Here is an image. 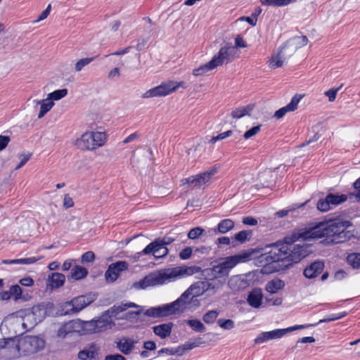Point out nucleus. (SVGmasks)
<instances>
[{"instance_id": "nucleus-1", "label": "nucleus", "mask_w": 360, "mask_h": 360, "mask_svg": "<svg viewBox=\"0 0 360 360\" xmlns=\"http://www.w3.org/2000/svg\"><path fill=\"white\" fill-rule=\"evenodd\" d=\"M348 221L333 220L320 222L315 226L306 227L295 231L291 240L307 241L321 238H328V243L338 244L345 241L347 238L346 229L350 226Z\"/></svg>"}, {"instance_id": "nucleus-2", "label": "nucleus", "mask_w": 360, "mask_h": 360, "mask_svg": "<svg viewBox=\"0 0 360 360\" xmlns=\"http://www.w3.org/2000/svg\"><path fill=\"white\" fill-rule=\"evenodd\" d=\"M198 266H180L174 268L163 269L149 274L143 279L134 283L132 286L137 290H144L149 287L162 285L177 279L191 276L201 271Z\"/></svg>"}, {"instance_id": "nucleus-3", "label": "nucleus", "mask_w": 360, "mask_h": 360, "mask_svg": "<svg viewBox=\"0 0 360 360\" xmlns=\"http://www.w3.org/2000/svg\"><path fill=\"white\" fill-rule=\"evenodd\" d=\"M244 252H252L249 261L253 259L256 266H262V274H271L278 271L280 266L277 263L283 262L284 257L282 256H285L284 253H281L278 243L266 246L264 249H253Z\"/></svg>"}, {"instance_id": "nucleus-4", "label": "nucleus", "mask_w": 360, "mask_h": 360, "mask_svg": "<svg viewBox=\"0 0 360 360\" xmlns=\"http://www.w3.org/2000/svg\"><path fill=\"white\" fill-rule=\"evenodd\" d=\"M252 254V252H240L238 255L227 257L218 264L205 269L203 271V275L209 280L218 279L225 281L230 271L238 264L249 261Z\"/></svg>"}, {"instance_id": "nucleus-5", "label": "nucleus", "mask_w": 360, "mask_h": 360, "mask_svg": "<svg viewBox=\"0 0 360 360\" xmlns=\"http://www.w3.org/2000/svg\"><path fill=\"white\" fill-rule=\"evenodd\" d=\"M234 51L235 48L231 46L221 47L209 62L194 68L193 75L195 77L202 76L219 66L231 62L233 59Z\"/></svg>"}, {"instance_id": "nucleus-6", "label": "nucleus", "mask_w": 360, "mask_h": 360, "mask_svg": "<svg viewBox=\"0 0 360 360\" xmlns=\"http://www.w3.org/2000/svg\"><path fill=\"white\" fill-rule=\"evenodd\" d=\"M108 137L103 131H86L74 141V146L81 151H93L103 146Z\"/></svg>"}, {"instance_id": "nucleus-7", "label": "nucleus", "mask_w": 360, "mask_h": 360, "mask_svg": "<svg viewBox=\"0 0 360 360\" xmlns=\"http://www.w3.org/2000/svg\"><path fill=\"white\" fill-rule=\"evenodd\" d=\"M280 246L282 250L281 253L285 254V256H282V257H284L283 266L285 267L297 263L307 255L306 248L300 244H289V242L286 241L284 243H280Z\"/></svg>"}, {"instance_id": "nucleus-8", "label": "nucleus", "mask_w": 360, "mask_h": 360, "mask_svg": "<svg viewBox=\"0 0 360 360\" xmlns=\"http://www.w3.org/2000/svg\"><path fill=\"white\" fill-rule=\"evenodd\" d=\"M315 325L316 324L295 325L286 328H278L270 331L262 332L255 338L254 342L255 344H262L270 340L281 339L290 332L308 328Z\"/></svg>"}, {"instance_id": "nucleus-9", "label": "nucleus", "mask_w": 360, "mask_h": 360, "mask_svg": "<svg viewBox=\"0 0 360 360\" xmlns=\"http://www.w3.org/2000/svg\"><path fill=\"white\" fill-rule=\"evenodd\" d=\"M184 82H174L169 80L146 91L142 94L141 98H150L154 97L166 96L174 92L179 88L184 87Z\"/></svg>"}, {"instance_id": "nucleus-10", "label": "nucleus", "mask_w": 360, "mask_h": 360, "mask_svg": "<svg viewBox=\"0 0 360 360\" xmlns=\"http://www.w3.org/2000/svg\"><path fill=\"white\" fill-rule=\"evenodd\" d=\"M184 82H174L169 80L146 91L142 94L141 98H150L154 97L166 96L174 92L179 88L184 87Z\"/></svg>"}, {"instance_id": "nucleus-11", "label": "nucleus", "mask_w": 360, "mask_h": 360, "mask_svg": "<svg viewBox=\"0 0 360 360\" xmlns=\"http://www.w3.org/2000/svg\"><path fill=\"white\" fill-rule=\"evenodd\" d=\"M17 340L22 355L34 354L44 347V340L37 336L27 335Z\"/></svg>"}, {"instance_id": "nucleus-12", "label": "nucleus", "mask_w": 360, "mask_h": 360, "mask_svg": "<svg viewBox=\"0 0 360 360\" xmlns=\"http://www.w3.org/2000/svg\"><path fill=\"white\" fill-rule=\"evenodd\" d=\"M53 304L51 302L40 303L32 307L30 310H25L26 320L27 321L32 320L29 327L41 322L48 314L49 310L53 308Z\"/></svg>"}, {"instance_id": "nucleus-13", "label": "nucleus", "mask_w": 360, "mask_h": 360, "mask_svg": "<svg viewBox=\"0 0 360 360\" xmlns=\"http://www.w3.org/2000/svg\"><path fill=\"white\" fill-rule=\"evenodd\" d=\"M174 314L183 312L191 309L193 307H199L200 302L193 297L186 290L176 300L170 303Z\"/></svg>"}, {"instance_id": "nucleus-14", "label": "nucleus", "mask_w": 360, "mask_h": 360, "mask_svg": "<svg viewBox=\"0 0 360 360\" xmlns=\"http://www.w3.org/2000/svg\"><path fill=\"white\" fill-rule=\"evenodd\" d=\"M26 311H18L15 313L8 315L2 321L1 326H6L13 330L18 328H27L29 326L27 325L25 319Z\"/></svg>"}, {"instance_id": "nucleus-15", "label": "nucleus", "mask_w": 360, "mask_h": 360, "mask_svg": "<svg viewBox=\"0 0 360 360\" xmlns=\"http://www.w3.org/2000/svg\"><path fill=\"white\" fill-rule=\"evenodd\" d=\"M215 167L208 169L204 172L189 176L182 180L183 184H188L193 187H201L209 184L212 177L217 173Z\"/></svg>"}, {"instance_id": "nucleus-16", "label": "nucleus", "mask_w": 360, "mask_h": 360, "mask_svg": "<svg viewBox=\"0 0 360 360\" xmlns=\"http://www.w3.org/2000/svg\"><path fill=\"white\" fill-rule=\"evenodd\" d=\"M129 264L125 261H119L109 265L105 272V279L108 283H114L120 276L121 273L127 270Z\"/></svg>"}, {"instance_id": "nucleus-17", "label": "nucleus", "mask_w": 360, "mask_h": 360, "mask_svg": "<svg viewBox=\"0 0 360 360\" xmlns=\"http://www.w3.org/2000/svg\"><path fill=\"white\" fill-rule=\"evenodd\" d=\"M130 307L137 308L139 306L134 302L121 303L120 305L114 306L112 308V316H115L116 319H125L127 320L134 319L140 314V311H129L122 315H120V313L124 312Z\"/></svg>"}, {"instance_id": "nucleus-18", "label": "nucleus", "mask_w": 360, "mask_h": 360, "mask_svg": "<svg viewBox=\"0 0 360 360\" xmlns=\"http://www.w3.org/2000/svg\"><path fill=\"white\" fill-rule=\"evenodd\" d=\"M0 347L5 349L4 354L8 359H15L22 355L21 349L18 347V340L12 338L1 340Z\"/></svg>"}, {"instance_id": "nucleus-19", "label": "nucleus", "mask_w": 360, "mask_h": 360, "mask_svg": "<svg viewBox=\"0 0 360 360\" xmlns=\"http://www.w3.org/2000/svg\"><path fill=\"white\" fill-rule=\"evenodd\" d=\"M143 252L148 253V255H152L155 259H160L168 255L169 250L154 240L145 247Z\"/></svg>"}, {"instance_id": "nucleus-20", "label": "nucleus", "mask_w": 360, "mask_h": 360, "mask_svg": "<svg viewBox=\"0 0 360 360\" xmlns=\"http://www.w3.org/2000/svg\"><path fill=\"white\" fill-rule=\"evenodd\" d=\"M302 94H295L290 100V103L285 106L281 108L276 110L274 115V117L281 119L288 112H294L297 109V106L302 98Z\"/></svg>"}, {"instance_id": "nucleus-21", "label": "nucleus", "mask_w": 360, "mask_h": 360, "mask_svg": "<svg viewBox=\"0 0 360 360\" xmlns=\"http://www.w3.org/2000/svg\"><path fill=\"white\" fill-rule=\"evenodd\" d=\"M80 323L79 321H70L67 322L58 328L57 336L60 338H65L68 335L72 333H83L82 328H79Z\"/></svg>"}, {"instance_id": "nucleus-22", "label": "nucleus", "mask_w": 360, "mask_h": 360, "mask_svg": "<svg viewBox=\"0 0 360 360\" xmlns=\"http://www.w3.org/2000/svg\"><path fill=\"white\" fill-rule=\"evenodd\" d=\"M112 319L107 316H102L98 319L96 321H92L88 323V325L91 327H94V328H85L87 330H89L92 333H97L102 330H107L108 328H111L112 326Z\"/></svg>"}, {"instance_id": "nucleus-23", "label": "nucleus", "mask_w": 360, "mask_h": 360, "mask_svg": "<svg viewBox=\"0 0 360 360\" xmlns=\"http://www.w3.org/2000/svg\"><path fill=\"white\" fill-rule=\"evenodd\" d=\"M145 314L148 316L158 318L165 317L174 314L170 303H169L155 307H150L146 310Z\"/></svg>"}, {"instance_id": "nucleus-24", "label": "nucleus", "mask_w": 360, "mask_h": 360, "mask_svg": "<svg viewBox=\"0 0 360 360\" xmlns=\"http://www.w3.org/2000/svg\"><path fill=\"white\" fill-rule=\"evenodd\" d=\"M247 302L252 308L259 309L262 306L263 293L261 288H254L247 296Z\"/></svg>"}, {"instance_id": "nucleus-25", "label": "nucleus", "mask_w": 360, "mask_h": 360, "mask_svg": "<svg viewBox=\"0 0 360 360\" xmlns=\"http://www.w3.org/2000/svg\"><path fill=\"white\" fill-rule=\"evenodd\" d=\"M95 300V296L93 294L86 295L78 296L72 300V304L75 308V311L77 313L82 311L86 306L93 302Z\"/></svg>"}, {"instance_id": "nucleus-26", "label": "nucleus", "mask_w": 360, "mask_h": 360, "mask_svg": "<svg viewBox=\"0 0 360 360\" xmlns=\"http://www.w3.org/2000/svg\"><path fill=\"white\" fill-rule=\"evenodd\" d=\"M136 343L137 340L129 338H122L116 341L117 349L125 355L131 353Z\"/></svg>"}, {"instance_id": "nucleus-27", "label": "nucleus", "mask_w": 360, "mask_h": 360, "mask_svg": "<svg viewBox=\"0 0 360 360\" xmlns=\"http://www.w3.org/2000/svg\"><path fill=\"white\" fill-rule=\"evenodd\" d=\"M324 268V264L321 262H314L304 270V276L307 278H314L320 274Z\"/></svg>"}, {"instance_id": "nucleus-28", "label": "nucleus", "mask_w": 360, "mask_h": 360, "mask_svg": "<svg viewBox=\"0 0 360 360\" xmlns=\"http://www.w3.org/2000/svg\"><path fill=\"white\" fill-rule=\"evenodd\" d=\"M65 276L60 273H51L47 278V288L51 289L58 288L63 285Z\"/></svg>"}, {"instance_id": "nucleus-29", "label": "nucleus", "mask_w": 360, "mask_h": 360, "mask_svg": "<svg viewBox=\"0 0 360 360\" xmlns=\"http://www.w3.org/2000/svg\"><path fill=\"white\" fill-rule=\"evenodd\" d=\"M98 351L96 345L91 343L78 353V358L80 360H91L97 356Z\"/></svg>"}, {"instance_id": "nucleus-30", "label": "nucleus", "mask_w": 360, "mask_h": 360, "mask_svg": "<svg viewBox=\"0 0 360 360\" xmlns=\"http://www.w3.org/2000/svg\"><path fill=\"white\" fill-rule=\"evenodd\" d=\"M284 287L285 282L280 278H276L268 281L265 285L264 289L268 293L272 295L278 293Z\"/></svg>"}, {"instance_id": "nucleus-31", "label": "nucleus", "mask_w": 360, "mask_h": 360, "mask_svg": "<svg viewBox=\"0 0 360 360\" xmlns=\"http://www.w3.org/2000/svg\"><path fill=\"white\" fill-rule=\"evenodd\" d=\"M33 103L40 106L39 112L37 117L42 118L48 112H49L54 106V103L50 101L47 97L42 100H34Z\"/></svg>"}, {"instance_id": "nucleus-32", "label": "nucleus", "mask_w": 360, "mask_h": 360, "mask_svg": "<svg viewBox=\"0 0 360 360\" xmlns=\"http://www.w3.org/2000/svg\"><path fill=\"white\" fill-rule=\"evenodd\" d=\"M172 329V323H162L153 327L154 333L162 339L166 338L170 335Z\"/></svg>"}, {"instance_id": "nucleus-33", "label": "nucleus", "mask_w": 360, "mask_h": 360, "mask_svg": "<svg viewBox=\"0 0 360 360\" xmlns=\"http://www.w3.org/2000/svg\"><path fill=\"white\" fill-rule=\"evenodd\" d=\"M204 283H199L201 285L202 289L206 290V292L209 290H212L213 292H216L217 290L222 288L224 285V281L214 279L210 281H203Z\"/></svg>"}, {"instance_id": "nucleus-34", "label": "nucleus", "mask_w": 360, "mask_h": 360, "mask_svg": "<svg viewBox=\"0 0 360 360\" xmlns=\"http://www.w3.org/2000/svg\"><path fill=\"white\" fill-rule=\"evenodd\" d=\"M254 105L251 104L236 108L232 110L231 115L233 119L242 118L245 115H249L252 111Z\"/></svg>"}, {"instance_id": "nucleus-35", "label": "nucleus", "mask_w": 360, "mask_h": 360, "mask_svg": "<svg viewBox=\"0 0 360 360\" xmlns=\"http://www.w3.org/2000/svg\"><path fill=\"white\" fill-rule=\"evenodd\" d=\"M87 274V269L82 266H75L71 270V278L75 281L85 278Z\"/></svg>"}, {"instance_id": "nucleus-36", "label": "nucleus", "mask_w": 360, "mask_h": 360, "mask_svg": "<svg viewBox=\"0 0 360 360\" xmlns=\"http://www.w3.org/2000/svg\"><path fill=\"white\" fill-rule=\"evenodd\" d=\"M199 283H204L203 281H198L191 285L186 290L193 297L197 299L198 297L202 295L206 290H202L201 285Z\"/></svg>"}, {"instance_id": "nucleus-37", "label": "nucleus", "mask_w": 360, "mask_h": 360, "mask_svg": "<svg viewBox=\"0 0 360 360\" xmlns=\"http://www.w3.org/2000/svg\"><path fill=\"white\" fill-rule=\"evenodd\" d=\"M259 2L264 6H285L291 3L295 2L296 0H259Z\"/></svg>"}, {"instance_id": "nucleus-38", "label": "nucleus", "mask_w": 360, "mask_h": 360, "mask_svg": "<svg viewBox=\"0 0 360 360\" xmlns=\"http://www.w3.org/2000/svg\"><path fill=\"white\" fill-rule=\"evenodd\" d=\"M68 95L67 89H57L48 94L47 98L50 99L53 103L58 101L65 98Z\"/></svg>"}, {"instance_id": "nucleus-39", "label": "nucleus", "mask_w": 360, "mask_h": 360, "mask_svg": "<svg viewBox=\"0 0 360 360\" xmlns=\"http://www.w3.org/2000/svg\"><path fill=\"white\" fill-rule=\"evenodd\" d=\"M285 58L281 53L274 54L269 60V66L271 68H278L283 65Z\"/></svg>"}, {"instance_id": "nucleus-40", "label": "nucleus", "mask_w": 360, "mask_h": 360, "mask_svg": "<svg viewBox=\"0 0 360 360\" xmlns=\"http://www.w3.org/2000/svg\"><path fill=\"white\" fill-rule=\"evenodd\" d=\"M327 196L331 207L340 205L347 200V196L344 194L335 195L330 193Z\"/></svg>"}, {"instance_id": "nucleus-41", "label": "nucleus", "mask_w": 360, "mask_h": 360, "mask_svg": "<svg viewBox=\"0 0 360 360\" xmlns=\"http://www.w3.org/2000/svg\"><path fill=\"white\" fill-rule=\"evenodd\" d=\"M234 222L230 219L221 221L217 226V231L221 233H226L233 229Z\"/></svg>"}, {"instance_id": "nucleus-42", "label": "nucleus", "mask_w": 360, "mask_h": 360, "mask_svg": "<svg viewBox=\"0 0 360 360\" xmlns=\"http://www.w3.org/2000/svg\"><path fill=\"white\" fill-rule=\"evenodd\" d=\"M219 316V312L216 310H210L205 313L202 317V320L207 324H212Z\"/></svg>"}, {"instance_id": "nucleus-43", "label": "nucleus", "mask_w": 360, "mask_h": 360, "mask_svg": "<svg viewBox=\"0 0 360 360\" xmlns=\"http://www.w3.org/2000/svg\"><path fill=\"white\" fill-rule=\"evenodd\" d=\"M9 293L11 294L12 298L14 301H18L22 297V290L20 285H13L9 288Z\"/></svg>"}, {"instance_id": "nucleus-44", "label": "nucleus", "mask_w": 360, "mask_h": 360, "mask_svg": "<svg viewBox=\"0 0 360 360\" xmlns=\"http://www.w3.org/2000/svg\"><path fill=\"white\" fill-rule=\"evenodd\" d=\"M347 262L353 268H360V253H352L347 256Z\"/></svg>"}, {"instance_id": "nucleus-45", "label": "nucleus", "mask_w": 360, "mask_h": 360, "mask_svg": "<svg viewBox=\"0 0 360 360\" xmlns=\"http://www.w3.org/2000/svg\"><path fill=\"white\" fill-rule=\"evenodd\" d=\"M94 60V58H83L77 60L75 65V72L82 71L84 67L89 65Z\"/></svg>"}, {"instance_id": "nucleus-46", "label": "nucleus", "mask_w": 360, "mask_h": 360, "mask_svg": "<svg viewBox=\"0 0 360 360\" xmlns=\"http://www.w3.org/2000/svg\"><path fill=\"white\" fill-rule=\"evenodd\" d=\"M61 309L60 314L61 315H68V314H76L75 311V308H73V304H72V300L70 302H66L61 305Z\"/></svg>"}, {"instance_id": "nucleus-47", "label": "nucleus", "mask_w": 360, "mask_h": 360, "mask_svg": "<svg viewBox=\"0 0 360 360\" xmlns=\"http://www.w3.org/2000/svg\"><path fill=\"white\" fill-rule=\"evenodd\" d=\"M346 315H347L346 312H341L339 314H330V315L328 316L327 317L319 320V321L318 323H315L316 324L315 326L321 323L330 322V321L338 320L340 319L345 317ZM313 327H314V326Z\"/></svg>"}, {"instance_id": "nucleus-48", "label": "nucleus", "mask_w": 360, "mask_h": 360, "mask_svg": "<svg viewBox=\"0 0 360 360\" xmlns=\"http://www.w3.org/2000/svg\"><path fill=\"white\" fill-rule=\"evenodd\" d=\"M187 323L195 331L203 332L205 327L203 323L198 319H190L187 321Z\"/></svg>"}, {"instance_id": "nucleus-49", "label": "nucleus", "mask_w": 360, "mask_h": 360, "mask_svg": "<svg viewBox=\"0 0 360 360\" xmlns=\"http://www.w3.org/2000/svg\"><path fill=\"white\" fill-rule=\"evenodd\" d=\"M317 209L321 212H327L332 208L329 200H328V196L325 198L320 199L316 205Z\"/></svg>"}, {"instance_id": "nucleus-50", "label": "nucleus", "mask_w": 360, "mask_h": 360, "mask_svg": "<svg viewBox=\"0 0 360 360\" xmlns=\"http://www.w3.org/2000/svg\"><path fill=\"white\" fill-rule=\"evenodd\" d=\"M291 41L296 49H300L307 44L308 39L306 36H297L292 39Z\"/></svg>"}, {"instance_id": "nucleus-51", "label": "nucleus", "mask_w": 360, "mask_h": 360, "mask_svg": "<svg viewBox=\"0 0 360 360\" xmlns=\"http://www.w3.org/2000/svg\"><path fill=\"white\" fill-rule=\"evenodd\" d=\"M218 325L224 329L230 330L233 328L234 322L231 319H219L217 321Z\"/></svg>"}, {"instance_id": "nucleus-52", "label": "nucleus", "mask_w": 360, "mask_h": 360, "mask_svg": "<svg viewBox=\"0 0 360 360\" xmlns=\"http://www.w3.org/2000/svg\"><path fill=\"white\" fill-rule=\"evenodd\" d=\"M204 232V229L200 227H195L190 230L188 233V237L190 239L194 240L199 238Z\"/></svg>"}, {"instance_id": "nucleus-53", "label": "nucleus", "mask_w": 360, "mask_h": 360, "mask_svg": "<svg viewBox=\"0 0 360 360\" xmlns=\"http://www.w3.org/2000/svg\"><path fill=\"white\" fill-rule=\"evenodd\" d=\"M342 87V84H341L339 87L336 89L332 88L325 92V95L328 98V101L330 102H333L335 100L337 94L341 89Z\"/></svg>"}, {"instance_id": "nucleus-54", "label": "nucleus", "mask_w": 360, "mask_h": 360, "mask_svg": "<svg viewBox=\"0 0 360 360\" xmlns=\"http://www.w3.org/2000/svg\"><path fill=\"white\" fill-rule=\"evenodd\" d=\"M41 257H31L27 258L18 259V264H31L41 259Z\"/></svg>"}, {"instance_id": "nucleus-55", "label": "nucleus", "mask_w": 360, "mask_h": 360, "mask_svg": "<svg viewBox=\"0 0 360 360\" xmlns=\"http://www.w3.org/2000/svg\"><path fill=\"white\" fill-rule=\"evenodd\" d=\"M193 250L191 247L184 248L179 252V258L182 260H186L191 258L192 255Z\"/></svg>"}, {"instance_id": "nucleus-56", "label": "nucleus", "mask_w": 360, "mask_h": 360, "mask_svg": "<svg viewBox=\"0 0 360 360\" xmlns=\"http://www.w3.org/2000/svg\"><path fill=\"white\" fill-rule=\"evenodd\" d=\"M231 134H232L231 130H229V131L222 132V133L218 134L217 136L212 137L210 139V142L214 143L217 142V141L223 140V139L230 136Z\"/></svg>"}, {"instance_id": "nucleus-57", "label": "nucleus", "mask_w": 360, "mask_h": 360, "mask_svg": "<svg viewBox=\"0 0 360 360\" xmlns=\"http://www.w3.org/2000/svg\"><path fill=\"white\" fill-rule=\"evenodd\" d=\"M121 75L120 69L119 68H113L108 73V78L110 80H114L120 78Z\"/></svg>"}, {"instance_id": "nucleus-58", "label": "nucleus", "mask_w": 360, "mask_h": 360, "mask_svg": "<svg viewBox=\"0 0 360 360\" xmlns=\"http://www.w3.org/2000/svg\"><path fill=\"white\" fill-rule=\"evenodd\" d=\"M95 259V255L93 252L89 251L82 255L81 262L82 263L92 262Z\"/></svg>"}, {"instance_id": "nucleus-59", "label": "nucleus", "mask_w": 360, "mask_h": 360, "mask_svg": "<svg viewBox=\"0 0 360 360\" xmlns=\"http://www.w3.org/2000/svg\"><path fill=\"white\" fill-rule=\"evenodd\" d=\"M144 249L140 252H136L134 255L131 256V259L133 262H145L146 261L144 256L148 255V253H145Z\"/></svg>"}, {"instance_id": "nucleus-60", "label": "nucleus", "mask_w": 360, "mask_h": 360, "mask_svg": "<svg viewBox=\"0 0 360 360\" xmlns=\"http://www.w3.org/2000/svg\"><path fill=\"white\" fill-rule=\"evenodd\" d=\"M72 198L69 194H65L63 198V205L65 209L72 207L74 206Z\"/></svg>"}, {"instance_id": "nucleus-61", "label": "nucleus", "mask_w": 360, "mask_h": 360, "mask_svg": "<svg viewBox=\"0 0 360 360\" xmlns=\"http://www.w3.org/2000/svg\"><path fill=\"white\" fill-rule=\"evenodd\" d=\"M259 130H260V125L251 128L250 129L248 130L244 134V138L245 139H248L251 138L252 136L256 135L259 131Z\"/></svg>"}, {"instance_id": "nucleus-62", "label": "nucleus", "mask_w": 360, "mask_h": 360, "mask_svg": "<svg viewBox=\"0 0 360 360\" xmlns=\"http://www.w3.org/2000/svg\"><path fill=\"white\" fill-rule=\"evenodd\" d=\"M51 9V4H49L48 6L46 7V8L44 11H42V13L39 15L37 19L34 21V23L39 22L46 19L50 14Z\"/></svg>"}, {"instance_id": "nucleus-63", "label": "nucleus", "mask_w": 360, "mask_h": 360, "mask_svg": "<svg viewBox=\"0 0 360 360\" xmlns=\"http://www.w3.org/2000/svg\"><path fill=\"white\" fill-rule=\"evenodd\" d=\"M248 236V232L242 231L236 234L235 239L240 243H243L247 240Z\"/></svg>"}, {"instance_id": "nucleus-64", "label": "nucleus", "mask_w": 360, "mask_h": 360, "mask_svg": "<svg viewBox=\"0 0 360 360\" xmlns=\"http://www.w3.org/2000/svg\"><path fill=\"white\" fill-rule=\"evenodd\" d=\"M155 240L162 246L167 247V245L173 243L174 241V239L172 237H165L162 238H157L155 239Z\"/></svg>"}]
</instances>
